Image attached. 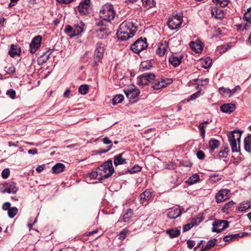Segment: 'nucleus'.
Instances as JSON below:
<instances>
[{"label":"nucleus","mask_w":251,"mask_h":251,"mask_svg":"<svg viewBox=\"0 0 251 251\" xmlns=\"http://www.w3.org/2000/svg\"><path fill=\"white\" fill-rule=\"evenodd\" d=\"M104 51V45L101 43H97L94 56L95 63L101 61Z\"/></svg>","instance_id":"obj_8"},{"label":"nucleus","mask_w":251,"mask_h":251,"mask_svg":"<svg viewBox=\"0 0 251 251\" xmlns=\"http://www.w3.org/2000/svg\"><path fill=\"white\" fill-rule=\"evenodd\" d=\"M97 31L98 34V35L99 36V37L100 38H102L107 34L108 29L104 25L98 27L97 29Z\"/></svg>","instance_id":"obj_26"},{"label":"nucleus","mask_w":251,"mask_h":251,"mask_svg":"<svg viewBox=\"0 0 251 251\" xmlns=\"http://www.w3.org/2000/svg\"><path fill=\"white\" fill-rule=\"evenodd\" d=\"M187 245L188 247L190 249H192L194 247L195 245L194 241H192L191 240H188L187 241Z\"/></svg>","instance_id":"obj_63"},{"label":"nucleus","mask_w":251,"mask_h":251,"mask_svg":"<svg viewBox=\"0 0 251 251\" xmlns=\"http://www.w3.org/2000/svg\"><path fill=\"white\" fill-rule=\"evenodd\" d=\"M18 212V209L16 207H11L8 211V215L10 218H14Z\"/></svg>","instance_id":"obj_38"},{"label":"nucleus","mask_w":251,"mask_h":251,"mask_svg":"<svg viewBox=\"0 0 251 251\" xmlns=\"http://www.w3.org/2000/svg\"><path fill=\"white\" fill-rule=\"evenodd\" d=\"M142 64L140 65V70L141 71H145L147 70L150 69L152 67V65L150 64H146L145 66L142 65L141 66Z\"/></svg>","instance_id":"obj_57"},{"label":"nucleus","mask_w":251,"mask_h":251,"mask_svg":"<svg viewBox=\"0 0 251 251\" xmlns=\"http://www.w3.org/2000/svg\"><path fill=\"white\" fill-rule=\"evenodd\" d=\"M201 61H202L201 63H211L212 59L210 57H207L204 59H201Z\"/></svg>","instance_id":"obj_64"},{"label":"nucleus","mask_w":251,"mask_h":251,"mask_svg":"<svg viewBox=\"0 0 251 251\" xmlns=\"http://www.w3.org/2000/svg\"><path fill=\"white\" fill-rule=\"evenodd\" d=\"M213 2L217 6L225 7L229 3L228 0H212Z\"/></svg>","instance_id":"obj_37"},{"label":"nucleus","mask_w":251,"mask_h":251,"mask_svg":"<svg viewBox=\"0 0 251 251\" xmlns=\"http://www.w3.org/2000/svg\"><path fill=\"white\" fill-rule=\"evenodd\" d=\"M160 82L162 88L167 86L168 85L171 84L173 82V79L168 78H160Z\"/></svg>","instance_id":"obj_39"},{"label":"nucleus","mask_w":251,"mask_h":251,"mask_svg":"<svg viewBox=\"0 0 251 251\" xmlns=\"http://www.w3.org/2000/svg\"><path fill=\"white\" fill-rule=\"evenodd\" d=\"M184 56L180 54H174L169 58V63H182L185 62Z\"/></svg>","instance_id":"obj_24"},{"label":"nucleus","mask_w":251,"mask_h":251,"mask_svg":"<svg viewBox=\"0 0 251 251\" xmlns=\"http://www.w3.org/2000/svg\"><path fill=\"white\" fill-rule=\"evenodd\" d=\"M127 232V231H126V230H124V231H122L119 235V239L121 240H124L126 236V233Z\"/></svg>","instance_id":"obj_62"},{"label":"nucleus","mask_w":251,"mask_h":251,"mask_svg":"<svg viewBox=\"0 0 251 251\" xmlns=\"http://www.w3.org/2000/svg\"><path fill=\"white\" fill-rule=\"evenodd\" d=\"M248 234L247 233L242 232V233H239L229 235V236L231 238L232 240L234 241V240H235L238 239L239 238L242 237L244 235H246Z\"/></svg>","instance_id":"obj_45"},{"label":"nucleus","mask_w":251,"mask_h":251,"mask_svg":"<svg viewBox=\"0 0 251 251\" xmlns=\"http://www.w3.org/2000/svg\"><path fill=\"white\" fill-rule=\"evenodd\" d=\"M234 204V203L232 201H231L228 202L226 203L223 206L222 210L224 212H226L228 209H229L231 207L233 206Z\"/></svg>","instance_id":"obj_44"},{"label":"nucleus","mask_w":251,"mask_h":251,"mask_svg":"<svg viewBox=\"0 0 251 251\" xmlns=\"http://www.w3.org/2000/svg\"><path fill=\"white\" fill-rule=\"evenodd\" d=\"M143 6L148 9L152 7L155 5L154 0H142Z\"/></svg>","instance_id":"obj_31"},{"label":"nucleus","mask_w":251,"mask_h":251,"mask_svg":"<svg viewBox=\"0 0 251 251\" xmlns=\"http://www.w3.org/2000/svg\"><path fill=\"white\" fill-rule=\"evenodd\" d=\"M189 45L191 50L196 53H201L203 50L202 43L199 40L196 42H191Z\"/></svg>","instance_id":"obj_16"},{"label":"nucleus","mask_w":251,"mask_h":251,"mask_svg":"<svg viewBox=\"0 0 251 251\" xmlns=\"http://www.w3.org/2000/svg\"><path fill=\"white\" fill-rule=\"evenodd\" d=\"M84 24L80 21L78 23L75 24L73 27V34H70V36L73 37L75 36L78 35L80 33H81L83 31V28L84 26Z\"/></svg>","instance_id":"obj_14"},{"label":"nucleus","mask_w":251,"mask_h":251,"mask_svg":"<svg viewBox=\"0 0 251 251\" xmlns=\"http://www.w3.org/2000/svg\"><path fill=\"white\" fill-rule=\"evenodd\" d=\"M11 208V204L9 202H4L2 206V209L4 210H9V209Z\"/></svg>","instance_id":"obj_58"},{"label":"nucleus","mask_w":251,"mask_h":251,"mask_svg":"<svg viewBox=\"0 0 251 251\" xmlns=\"http://www.w3.org/2000/svg\"><path fill=\"white\" fill-rule=\"evenodd\" d=\"M220 146V142L216 139H211L209 141V153H213L215 149L218 148Z\"/></svg>","instance_id":"obj_22"},{"label":"nucleus","mask_w":251,"mask_h":251,"mask_svg":"<svg viewBox=\"0 0 251 251\" xmlns=\"http://www.w3.org/2000/svg\"><path fill=\"white\" fill-rule=\"evenodd\" d=\"M42 37L40 35L36 36L32 40L30 45L29 50L31 53H34L41 46Z\"/></svg>","instance_id":"obj_11"},{"label":"nucleus","mask_w":251,"mask_h":251,"mask_svg":"<svg viewBox=\"0 0 251 251\" xmlns=\"http://www.w3.org/2000/svg\"><path fill=\"white\" fill-rule=\"evenodd\" d=\"M217 240L215 239L208 241L206 245L201 248V251H206V250L213 247L216 243Z\"/></svg>","instance_id":"obj_30"},{"label":"nucleus","mask_w":251,"mask_h":251,"mask_svg":"<svg viewBox=\"0 0 251 251\" xmlns=\"http://www.w3.org/2000/svg\"><path fill=\"white\" fill-rule=\"evenodd\" d=\"M103 142L105 144L110 145V146H108V147L106 150H104V151H101V152H102V153H105L111 149V147L112 146V142L111 140H109L108 138L104 137L103 139Z\"/></svg>","instance_id":"obj_41"},{"label":"nucleus","mask_w":251,"mask_h":251,"mask_svg":"<svg viewBox=\"0 0 251 251\" xmlns=\"http://www.w3.org/2000/svg\"><path fill=\"white\" fill-rule=\"evenodd\" d=\"M168 48V43L167 41H162L159 44L156 53L159 56H163L164 55Z\"/></svg>","instance_id":"obj_17"},{"label":"nucleus","mask_w":251,"mask_h":251,"mask_svg":"<svg viewBox=\"0 0 251 251\" xmlns=\"http://www.w3.org/2000/svg\"><path fill=\"white\" fill-rule=\"evenodd\" d=\"M244 17L246 20L251 24V7L248 9L247 11L244 14Z\"/></svg>","instance_id":"obj_43"},{"label":"nucleus","mask_w":251,"mask_h":251,"mask_svg":"<svg viewBox=\"0 0 251 251\" xmlns=\"http://www.w3.org/2000/svg\"><path fill=\"white\" fill-rule=\"evenodd\" d=\"M211 14L213 16H215V17L217 19H220L223 16L222 10L221 9H218L216 8H214L212 9Z\"/></svg>","instance_id":"obj_35"},{"label":"nucleus","mask_w":251,"mask_h":251,"mask_svg":"<svg viewBox=\"0 0 251 251\" xmlns=\"http://www.w3.org/2000/svg\"><path fill=\"white\" fill-rule=\"evenodd\" d=\"M10 175V170L8 168L4 169L1 173V176L3 178L6 179L8 178Z\"/></svg>","instance_id":"obj_52"},{"label":"nucleus","mask_w":251,"mask_h":251,"mask_svg":"<svg viewBox=\"0 0 251 251\" xmlns=\"http://www.w3.org/2000/svg\"><path fill=\"white\" fill-rule=\"evenodd\" d=\"M133 215V211L131 209H128L126 213L123 216V218L121 219V222H128L132 216Z\"/></svg>","instance_id":"obj_27"},{"label":"nucleus","mask_w":251,"mask_h":251,"mask_svg":"<svg viewBox=\"0 0 251 251\" xmlns=\"http://www.w3.org/2000/svg\"><path fill=\"white\" fill-rule=\"evenodd\" d=\"M90 2V0H85L79 4L78 6V10L81 14L85 15L89 12Z\"/></svg>","instance_id":"obj_13"},{"label":"nucleus","mask_w":251,"mask_h":251,"mask_svg":"<svg viewBox=\"0 0 251 251\" xmlns=\"http://www.w3.org/2000/svg\"><path fill=\"white\" fill-rule=\"evenodd\" d=\"M197 156L200 159H203L205 156L204 152L202 151H198L197 152Z\"/></svg>","instance_id":"obj_60"},{"label":"nucleus","mask_w":251,"mask_h":251,"mask_svg":"<svg viewBox=\"0 0 251 251\" xmlns=\"http://www.w3.org/2000/svg\"><path fill=\"white\" fill-rule=\"evenodd\" d=\"M250 205L248 203L244 204L239 207V210L240 211H245L249 208Z\"/></svg>","instance_id":"obj_61"},{"label":"nucleus","mask_w":251,"mask_h":251,"mask_svg":"<svg viewBox=\"0 0 251 251\" xmlns=\"http://www.w3.org/2000/svg\"><path fill=\"white\" fill-rule=\"evenodd\" d=\"M219 92L221 95L224 96H227L229 97V93H230V89L224 87H221L219 89Z\"/></svg>","instance_id":"obj_42"},{"label":"nucleus","mask_w":251,"mask_h":251,"mask_svg":"<svg viewBox=\"0 0 251 251\" xmlns=\"http://www.w3.org/2000/svg\"><path fill=\"white\" fill-rule=\"evenodd\" d=\"M148 47L147 40L145 38L137 39L131 46V50L136 53H139Z\"/></svg>","instance_id":"obj_5"},{"label":"nucleus","mask_w":251,"mask_h":251,"mask_svg":"<svg viewBox=\"0 0 251 251\" xmlns=\"http://www.w3.org/2000/svg\"><path fill=\"white\" fill-rule=\"evenodd\" d=\"M21 52V49L18 45L12 44L10 49L8 51V53L12 57H19Z\"/></svg>","instance_id":"obj_19"},{"label":"nucleus","mask_w":251,"mask_h":251,"mask_svg":"<svg viewBox=\"0 0 251 251\" xmlns=\"http://www.w3.org/2000/svg\"><path fill=\"white\" fill-rule=\"evenodd\" d=\"M230 192L228 189H221L218 191L215 196L216 201L220 203L228 198V194Z\"/></svg>","instance_id":"obj_12"},{"label":"nucleus","mask_w":251,"mask_h":251,"mask_svg":"<svg viewBox=\"0 0 251 251\" xmlns=\"http://www.w3.org/2000/svg\"><path fill=\"white\" fill-rule=\"evenodd\" d=\"M65 165L61 163H58L53 166L52 168L53 173L59 174L64 171L65 169Z\"/></svg>","instance_id":"obj_25"},{"label":"nucleus","mask_w":251,"mask_h":251,"mask_svg":"<svg viewBox=\"0 0 251 251\" xmlns=\"http://www.w3.org/2000/svg\"><path fill=\"white\" fill-rule=\"evenodd\" d=\"M99 171L98 170V168L96 170V171L95 172H92L89 174V176L91 179L95 178L97 177H99Z\"/></svg>","instance_id":"obj_53"},{"label":"nucleus","mask_w":251,"mask_h":251,"mask_svg":"<svg viewBox=\"0 0 251 251\" xmlns=\"http://www.w3.org/2000/svg\"><path fill=\"white\" fill-rule=\"evenodd\" d=\"M180 229H170L167 231V233L168 234L171 238L177 237L180 234Z\"/></svg>","instance_id":"obj_36"},{"label":"nucleus","mask_w":251,"mask_h":251,"mask_svg":"<svg viewBox=\"0 0 251 251\" xmlns=\"http://www.w3.org/2000/svg\"><path fill=\"white\" fill-rule=\"evenodd\" d=\"M115 14L116 11L113 5L109 3L105 4L100 12V17L104 21L108 22L114 20Z\"/></svg>","instance_id":"obj_2"},{"label":"nucleus","mask_w":251,"mask_h":251,"mask_svg":"<svg viewBox=\"0 0 251 251\" xmlns=\"http://www.w3.org/2000/svg\"><path fill=\"white\" fill-rule=\"evenodd\" d=\"M79 92L82 94H86L88 91V87L87 85H82L78 89Z\"/></svg>","instance_id":"obj_48"},{"label":"nucleus","mask_w":251,"mask_h":251,"mask_svg":"<svg viewBox=\"0 0 251 251\" xmlns=\"http://www.w3.org/2000/svg\"><path fill=\"white\" fill-rule=\"evenodd\" d=\"M196 222H192L190 223H188L185 225L183 228V231L186 232L189 230H190L192 227H193L196 225Z\"/></svg>","instance_id":"obj_51"},{"label":"nucleus","mask_w":251,"mask_h":251,"mask_svg":"<svg viewBox=\"0 0 251 251\" xmlns=\"http://www.w3.org/2000/svg\"><path fill=\"white\" fill-rule=\"evenodd\" d=\"M182 22V20L181 17L176 15L169 19L167 24L170 28L175 29L181 25Z\"/></svg>","instance_id":"obj_9"},{"label":"nucleus","mask_w":251,"mask_h":251,"mask_svg":"<svg viewBox=\"0 0 251 251\" xmlns=\"http://www.w3.org/2000/svg\"><path fill=\"white\" fill-rule=\"evenodd\" d=\"M200 179L199 176L195 174L192 176H191L186 181V182L188 183L189 185H192L198 181H199Z\"/></svg>","instance_id":"obj_28"},{"label":"nucleus","mask_w":251,"mask_h":251,"mask_svg":"<svg viewBox=\"0 0 251 251\" xmlns=\"http://www.w3.org/2000/svg\"><path fill=\"white\" fill-rule=\"evenodd\" d=\"M222 176L218 174H213L209 176V180L212 183H216L222 178Z\"/></svg>","instance_id":"obj_33"},{"label":"nucleus","mask_w":251,"mask_h":251,"mask_svg":"<svg viewBox=\"0 0 251 251\" xmlns=\"http://www.w3.org/2000/svg\"><path fill=\"white\" fill-rule=\"evenodd\" d=\"M229 222L225 220H219L215 222L213 224L212 231L218 233L226 229L228 226Z\"/></svg>","instance_id":"obj_10"},{"label":"nucleus","mask_w":251,"mask_h":251,"mask_svg":"<svg viewBox=\"0 0 251 251\" xmlns=\"http://www.w3.org/2000/svg\"><path fill=\"white\" fill-rule=\"evenodd\" d=\"M244 143L245 150L251 152V136L246 137L244 139Z\"/></svg>","instance_id":"obj_29"},{"label":"nucleus","mask_w":251,"mask_h":251,"mask_svg":"<svg viewBox=\"0 0 251 251\" xmlns=\"http://www.w3.org/2000/svg\"><path fill=\"white\" fill-rule=\"evenodd\" d=\"M137 26L132 21H125L119 26L117 32L119 39L126 41L132 37L137 31Z\"/></svg>","instance_id":"obj_1"},{"label":"nucleus","mask_w":251,"mask_h":251,"mask_svg":"<svg viewBox=\"0 0 251 251\" xmlns=\"http://www.w3.org/2000/svg\"><path fill=\"white\" fill-rule=\"evenodd\" d=\"M201 95V92L200 91H199L197 92H196L195 93L192 94V95H191L189 98V100H194L195 99H196L197 98L199 97Z\"/></svg>","instance_id":"obj_59"},{"label":"nucleus","mask_w":251,"mask_h":251,"mask_svg":"<svg viewBox=\"0 0 251 251\" xmlns=\"http://www.w3.org/2000/svg\"><path fill=\"white\" fill-rule=\"evenodd\" d=\"M4 192L8 193L15 194L18 190V187H16V183L14 182H10L5 184Z\"/></svg>","instance_id":"obj_18"},{"label":"nucleus","mask_w":251,"mask_h":251,"mask_svg":"<svg viewBox=\"0 0 251 251\" xmlns=\"http://www.w3.org/2000/svg\"><path fill=\"white\" fill-rule=\"evenodd\" d=\"M99 173V179H103L108 178L114 172L111 160H108L102 165L98 167Z\"/></svg>","instance_id":"obj_3"},{"label":"nucleus","mask_w":251,"mask_h":251,"mask_svg":"<svg viewBox=\"0 0 251 251\" xmlns=\"http://www.w3.org/2000/svg\"><path fill=\"white\" fill-rule=\"evenodd\" d=\"M208 123L207 122H203V123H201L199 126V128L201 131V135L202 136V138L204 137L205 135V130H204V126H203L204 124H207Z\"/></svg>","instance_id":"obj_49"},{"label":"nucleus","mask_w":251,"mask_h":251,"mask_svg":"<svg viewBox=\"0 0 251 251\" xmlns=\"http://www.w3.org/2000/svg\"><path fill=\"white\" fill-rule=\"evenodd\" d=\"M123 153H121L114 157V164L115 166H117L126 163V159L123 157Z\"/></svg>","instance_id":"obj_23"},{"label":"nucleus","mask_w":251,"mask_h":251,"mask_svg":"<svg viewBox=\"0 0 251 251\" xmlns=\"http://www.w3.org/2000/svg\"><path fill=\"white\" fill-rule=\"evenodd\" d=\"M124 92L129 100H132L133 102L137 100L140 94L139 89L134 86L125 90Z\"/></svg>","instance_id":"obj_7"},{"label":"nucleus","mask_w":251,"mask_h":251,"mask_svg":"<svg viewBox=\"0 0 251 251\" xmlns=\"http://www.w3.org/2000/svg\"><path fill=\"white\" fill-rule=\"evenodd\" d=\"M124 100V96L122 94L116 95L112 99V103L113 105L121 103Z\"/></svg>","instance_id":"obj_34"},{"label":"nucleus","mask_w":251,"mask_h":251,"mask_svg":"<svg viewBox=\"0 0 251 251\" xmlns=\"http://www.w3.org/2000/svg\"><path fill=\"white\" fill-rule=\"evenodd\" d=\"M155 75L153 73H145L137 78V84L141 85H146L154 80Z\"/></svg>","instance_id":"obj_6"},{"label":"nucleus","mask_w":251,"mask_h":251,"mask_svg":"<svg viewBox=\"0 0 251 251\" xmlns=\"http://www.w3.org/2000/svg\"><path fill=\"white\" fill-rule=\"evenodd\" d=\"M232 47V43H228L217 47V51L220 53L225 52L228 49H230Z\"/></svg>","instance_id":"obj_32"},{"label":"nucleus","mask_w":251,"mask_h":251,"mask_svg":"<svg viewBox=\"0 0 251 251\" xmlns=\"http://www.w3.org/2000/svg\"><path fill=\"white\" fill-rule=\"evenodd\" d=\"M221 110L225 113H231L235 109V106L233 104L226 103L221 106Z\"/></svg>","instance_id":"obj_21"},{"label":"nucleus","mask_w":251,"mask_h":251,"mask_svg":"<svg viewBox=\"0 0 251 251\" xmlns=\"http://www.w3.org/2000/svg\"><path fill=\"white\" fill-rule=\"evenodd\" d=\"M154 81L153 85H152V87L154 89L159 90L161 88H162V85L160 82V79H157Z\"/></svg>","instance_id":"obj_47"},{"label":"nucleus","mask_w":251,"mask_h":251,"mask_svg":"<svg viewBox=\"0 0 251 251\" xmlns=\"http://www.w3.org/2000/svg\"><path fill=\"white\" fill-rule=\"evenodd\" d=\"M195 81H198V84H201V86H206L209 82V79L206 78L204 80L197 79L196 80H195Z\"/></svg>","instance_id":"obj_54"},{"label":"nucleus","mask_w":251,"mask_h":251,"mask_svg":"<svg viewBox=\"0 0 251 251\" xmlns=\"http://www.w3.org/2000/svg\"><path fill=\"white\" fill-rule=\"evenodd\" d=\"M141 170V167L138 165H135L130 168L128 171L130 174L140 172Z\"/></svg>","instance_id":"obj_50"},{"label":"nucleus","mask_w":251,"mask_h":251,"mask_svg":"<svg viewBox=\"0 0 251 251\" xmlns=\"http://www.w3.org/2000/svg\"><path fill=\"white\" fill-rule=\"evenodd\" d=\"M228 139L230 143L232 152L240 151V146H238L240 141L241 133L239 131L234 130L227 134Z\"/></svg>","instance_id":"obj_4"},{"label":"nucleus","mask_w":251,"mask_h":251,"mask_svg":"<svg viewBox=\"0 0 251 251\" xmlns=\"http://www.w3.org/2000/svg\"><path fill=\"white\" fill-rule=\"evenodd\" d=\"M179 206H177L169 209L168 216L170 219H175L178 217L181 213L182 210Z\"/></svg>","instance_id":"obj_15"},{"label":"nucleus","mask_w":251,"mask_h":251,"mask_svg":"<svg viewBox=\"0 0 251 251\" xmlns=\"http://www.w3.org/2000/svg\"><path fill=\"white\" fill-rule=\"evenodd\" d=\"M152 198V194L150 190H146L140 194V203H144Z\"/></svg>","instance_id":"obj_20"},{"label":"nucleus","mask_w":251,"mask_h":251,"mask_svg":"<svg viewBox=\"0 0 251 251\" xmlns=\"http://www.w3.org/2000/svg\"><path fill=\"white\" fill-rule=\"evenodd\" d=\"M5 71L8 74H13L15 72V68L12 66V64H8L5 67Z\"/></svg>","instance_id":"obj_46"},{"label":"nucleus","mask_w":251,"mask_h":251,"mask_svg":"<svg viewBox=\"0 0 251 251\" xmlns=\"http://www.w3.org/2000/svg\"><path fill=\"white\" fill-rule=\"evenodd\" d=\"M228 148L227 147H225L223 150H221L219 152V154L218 155V157L219 158H226L228 155Z\"/></svg>","instance_id":"obj_40"},{"label":"nucleus","mask_w":251,"mask_h":251,"mask_svg":"<svg viewBox=\"0 0 251 251\" xmlns=\"http://www.w3.org/2000/svg\"><path fill=\"white\" fill-rule=\"evenodd\" d=\"M6 94L12 99H14L16 97V92L13 89L8 90L6 92Z\"/></svg>","instance_id":"obj_55"},{"label":"nucleus","mask_w":251,"mask_h":251,"mask_svg":"<svg viewBox=\"0 0 251 251\" xmlns=\"http://www.w3.org/2000/svg\"><path fill=\"white\" fill-rule=\"evenodd\" d=\"M65 31L66 33L68 34L70 36V34L73 33V26L67 25L65 29Z\"/></svg>","instance_id":"obj_56"}]
</instances>
